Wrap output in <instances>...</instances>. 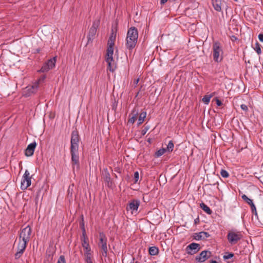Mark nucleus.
<instances>
[{
	"label": "nucleus",
	"mask_w": 263,
	"mask_h": 263,
	"mask_svg": "<svg viewBox=\"0 0 263 263\" xmlns=\"http://www.w3.org/2000/svg\"><path fill=\"white\" fill-rule=\"evenodd\" d=\"M80 138L78 130L76 128L71 133L70 139V153L71 156V164L74 170L75 166L77 170L80 168L79 155V143Z\"/></svg>",
	"instance_id": "nucleus-1"
},
{
	"label": "nucleus",
	"mask_w": 263,
	"mask_h": 263,
	"mask_svg": "<svg viewBox=\"0 0 263 263\" xmlns=\"http://www.w3.org/2000/svg\"><path fill=\"white\" fill-rule=\"evenodd\" d=\"M138 37L137 29L135 27H130L127 31L126 37V48L129 50H133L136 46Z\"/></svg>",
	"instance_id": "nucleus-2"
},
{
	"label": "nucleus",
	"mask_w": 263,
	"mask_h": 263,
	"mask_svg": "<svg viewBox=\"0 0 263 263\" xmlns=\"http://www.w3.org/2000/svg\"><path fill=\"white\" fill-rule=\"evenodd\" d=\"M213 60L215 62H220L222 60L223 50L221 44L218 42H215L213 45Z\"/></svg>",
	"instance_id": "nucleus-3"
},
{
	"label": "nucleus",
	"mask_w": 263,
	"mask_h": 263,
	"mask_svg": "<svg viewBox=\"0 0 263 263\" xmlns=\"http://www.w3.org/2000/svg\"><path fill=\"white\" fill-rule=\"evenodd\" d=\"M107 239L105 234L103 232H100L98 246L101 249L102 255L104 257L107 256Z\"/></svg>",
	"instance_id": "nucleus-4"
},
{
	"label": "nucleus",
	"mask_w": 263,
	"mask_h": 263,
	"mask_svg": "<svg viewBox=\"0 0 263 263\" xmlns=\"http://www.w3.org/2000/svg\"><path fill=\"white\" fill-rule=\"evenodd\" d=\"M100 23V21L99 19L95 20L93 23L92 26L90 27L88 33L87 35V43L88 44L90 43H92L93 40L95 37V35L96 34L97 29L99 27Z\"/></svg>",
	"instance_id": "nucleus-5"
},
{
	"label": "nucleus",
	"mask_w": 263,
	"mask_h": 263,
	"mask_svg": "<svg viewBox=\"0 0 263 263\" xmlns=\"http://www.w3.org/2000/svg\"><path fill=\"white\" fill-rule=\"evenodd\" d=\"M243 236L240 232L230 231L227 235L228 241L231 245H235L237 243Z\"/></svg>",
	"instance_id": "nucleus-6"
},
{
	"label": "nucleus",
	"mask_w": 263,
	"mask_h": 263,
	"mask_svg": "<svg viewBox=\"0 0 263 263\" xmlns=\"http://www.w3.org/2000/svg\"><path fill=\"white\" fill-rule=\"evenodd\" d=\"M31 177L28 170H26L23 176L21 183V189L22 190H26L31 184Z\"/></svg>",
	"instance_id": "nucleus-7"
},
{
	"label": "nucleus",
	"mask_w": 263,
	"mask_h": 263,
	"mask_svg": "<svg viewBox=\"0 0 263 263\" xmlns=\"http://www.w3.org/2000/svg\"><path fill=\"white\" fill-rule=\"evenodd\" d=\"M27 242L19 239V242L17 247V252L15 253V259H19L24 253L27 246Z\"/></svg>",
	"instance_id": "nucleus-8"
},
{
	"label": "nucleus",
	"mask_w": 263,
	"mask_h": 263,
	"mask_svg": "<svg viewBox=\"0 0 263 263\" xmlns=\"http://www.w3.org/2000/svg\"><path fill=\"white\" fill-rule=\"evenodd\" d=\"M31 234V229L29 226H27L22 230L19 239L28 242L30 238Z\"/></svg>",
	"instance_id": "nucleus-9"
},
{
	"label": "nucleus",
	"mask_w": 263,
	"mask_h": 263,
	"mask_svg": "<svg viewBox=\"0 0 263 263\" xmlns=\"http://www.w3.org/2000/svg\"><path fill=\"white\" fill-rule=\"evenodd\" d=\"M200 249V245L197 243L192 242L186 248V251L188 254L193 255L197 253Z\"/></svg>",
	"instance_id": "nucleus-10"
},
{
	"label": "nucleus",
	"mask_w": 263,
	"mask_h": 263,
	"mask_svg": "<svg viewBox=\"0 0 263 263\" xmlns=\"http://www.w3.org/2000/svg\"><path fill=\"white\" fill-rule=\"evenodd\" d=\"M212 255L211 252L208 250H204L202 251L198 256L196 257V260L199 262H203L209 258L211 257Z\"/></svg>",
	"instance_id": "nucleus-11"
},
{
	"label": "nucleus",
	"mask_w": 263,
	"mask_h": 263,
	"mask_svg": "<svg viewBox=\"0 0 263 263\" xmlns=\"http://www.w3.org/2000/svg\"><path fill=\"white\" fill-rule=\"evenodd\" d=\"M140 202L139 200L134 199L131 200L126 207L127 211L130 210L133 213L134 211H137L140 205Z\"/></svg>",
	"instance_id": "nucleus-12"
},
{
	"label": "nucleus",
	"mask_w": 263,
	"mask_h": 263,
	"mask_svg": "<svg viewBox=\"0 0 263 263\" xmlns=\"http://www.w3.org/2000/svg\"><path fill=\"white\" fill-rule=\"evenodd\" d=\"M102 177L106 182V185L108 187H111L112 184V182L110 178V174L107 168L103 169L102 171Z\"/></svg>",
	"instance_id": "nucleus-13"
},
{
	"label": "nucleus",
	"mask_w": 263,
	"mask_h": 263,
	"mask_svg": "<svg viewBox=\"0 0 263 263\" xmlns=\"http://www.w3.org/2000/svg\"><path fill=\"white\" fill-rule=\"evenodd\" d=\"M36 146V143L35 142H32L29 144L26 149H25V154L27 157L32 156L35 150V148Z\"/></svg>",
	"instance_id": "nucleus-14"
},
{
	"label": "nucleus",
	"mask_w": 263,
	"mask_h": 263,
	"mask_svg": "<svg viewBox=\"0 0 263 263\" xmlns=\"http://www.w3.org/2000/svg\"><path fill=\"white\" fill-rule=\"evenodd\" d=\"M210 235L206 232L202 231L193 234V238L196 240H204L209 237Z\"/></svg>",
	"instance_id": "nucleus-15"
},
{
	"label": "nucleus",
	"mask_w": 263,
	"mask_h": 263,
	"mask_svg": "<svg viewBox=\"0 0 263 263\" xmlns=\"http://www.w3.org/2000/svg\"><path fill=\"white\" fill-rule=\"evenodd\" d=\"M38 87L37 84L34 83L31 86V87H27V90L25 92L24 96L25 97H29L35 93L37 90Z\"/></svg>",
	"instance_id": "nucleus-16"
},
{
	"label": "nucleus",
	"mask_w": 263,
	"mask_h": 263,
	"mask_svg": "<svg viewBox=\"0 0 263 263\" xmlns=\"http://www.w3.org/2000/svg\"><path fill=\"white\" fill-rule=\"evenodd\" d=\"M242 199L245 201L249 205H250L251 207V209L252 211V212L255 215H257V211L256 207L254 205V204L253 202V200L250 198H249L246 195H243L242 196Z\"/></svg>",
	"instance_id": "nucleus-17"
},
{
	"label": "nucleus",
	"mask_w": 263,
	"mask_h": 263,
	"mask_svg": "<svg viewBox=\"0 0 263 263\" xmlns=\"http://www.w3.org/2000/svg\"><path fill=\"white\" fill-rule=\"evenodd\" d=\"M88 238L86 235L81 237L82 245L84 249V252L92 251L89 242H88Z\"/></svg>",
	"instance_id": "nucleus-18"
},
{
	"label": "nucleus",
	"mask_w": 263,
	"mask_h": 263,
	"mask_svg": "<svg viewBox=\"0 0 263 263\" xmlns=\"http://www.w3.org/2000/svg\"><path fill=\"white\" fill-rule=\"evenodd\" d=\"M105 61L107 63V69H108L111 72H114L116 68V65L115 63L114 60L110 59V58H105Z\"/></svg>",
	"instance_id": "nucleus-19"
},
{
	"label": "nucleus",
	"mask_w": 263,
	"mask_h": 263,
	"mask_svg": "<svg viewBox=\"0 0 263 263\" xmlns=\"http://www.w3.org/2000/svg\"><path fill=\"white\" fill-rule=\"evenodd\" d=\"M114 45H107V48L106 50L105 58H108V59L110 58V59H112V55L114 53Z\"/></svg>",
	"instance_id": "nucleus-20"
},
{
	"label": "nucleus",
	"mask_w": 263,
	"mask_h": 263,
	"mask_svg": "<svg viewBox=\"0 0 263 263\" xmlns=\"http://www.w3.org/2000/svg\"><path fill=\"white\" fill-rule=\"evenodd\" d=\"M212 5L214 9L218 12L221 11V0H212Z\"/></svg>",
	"instance_id": "nucleus-21"
},
{
	"label": "nucleus",
	"mask_w": 263,
	"mask_h": 263,
	"mask_svg": "<svg viewBox=\"0 0 263 263\" xmlns=\"http://www.w3.org/2000/svg\"><path fill=\"white\" fill-rule=\"evenodd\" d=\"M85 263H93L92 262V251L84 252Z\"/></svg>",
	"instance_id": "nucleus-22"
},
{
	"label": "nucleus",
	"mask_w": 263,
	"mask_h": 263,
	"mask_svg": "<svg viewBox=\"0 0 263 263\" xmlns=\"http://www.w3.org/2000/svg\"><path fill=\"white\" fill-rule=\"evenodd\" d=\"M116 37V33L114 32L113 29L112 30L111 33L109 37L107 45H115V41Z\"/></svg>",
	"instance_id": "nucleus-23"
},
{
	"label": "nucleus",
	"mask_w": 263,
	"mask_h": 263,
	"mask_svg": "<svg viewBox=\"0 0 263 263\" xmlns=\"http://www.w3.org/2000/svg\"><path fill=\"white\" fill-rule=\"evenodd\" d=\"M149 254L152 256L156 255L159 253V249L157 247H151L148 249Z\"/></svg>",
	"instance_id": "nucleus-24"
},
{
	"label": "nucleus",
	"mask_w": 263,
	"mask_h": 263,
	"mask_svg": "<svg viewBox=\"0 0 263 263\" xmlns=\"http://www.w3.org/2000/svg\"><path fill=\"white\" fill-rule=\"evenodd\" d=\"M146 112L144 111L140 113L138 118V125H141L144 121L145 118L146 117Z\"/></svg>",
	"instance_id": "nucleus-25"
},
{
	"label": "nucleus",
	"mask_w": 263,
	"mask_h": 263,
	"mask_svg": "<svg viewBox=\"0 0 263 263\" xmlns=\"http://www.w3.org/2000/svg\"><path fill=\"white\" fill-rule=\"evenodd\" d=\"M200 207L207 214L210 215L212 213V211L210 209V208L207 206L203 202H202L200 204Z\"/></svg>",
	"instance_id": "nucleus-26"
},
{
	"label": "nucleus",
	"mask_w": 263,
	"mask_h": 263,
	"mask_svg": "<svg viewBox=\"0 0 263 263\" xmlns=\"http://www.w3.org/2000/svg\"><path fill=\"white\" fill-rule=\"evenodd\" d=\"M81 220L80 222V226L82 230V236H85L86 235V230L85 228L84 221V217L83 215H81Z\"/></svg>",
	"instance_id": "nucleus-27"
},
{
	"label": "nucleus",
	"mask_w": 263,
	"mask_h": 263,
	"mask_svg": "<svg viewBox=\"0 0 263 263\" xmlns=\"http://www.w3.org/2000/svg\"><path fill=\"white\" fill-rule=\"evenodd\" d=\"M56 57H54L52 58V59H50V60H48L46 63V64L49 65V67L50 68V69H52L55 67V64L56 62Z\"/></svg>",
	"instance_id": "nucleus-28"
},
{
	"label": "nucleus",
	"mask_w": 263,
	"mask_h": 263,
	"mask_svg": "<svg viewBox=\"0 0 263 263\" xmlns=\"http://www.w3.org/2000/svg\"><path fill=\"white\" fill-rule=\"evenodd\" d=\"M50 69L46 63L45 62L42 66L41 68L37 71L39 72H45L48 71Z\"/></svg>",
	"instance_id": "nucleus-29"
},
{
	"label": "nucleus",
	"mask_w": 263,
	"mask_h": 263,
	"mask_svg": "<svg viewBox=\"0 0 263 263\" xmlns=\"http://www.w3.org/2000/svg\"><path fill=\"white\" fill-rule=\"evenodd\" d=\"M261 45L256 42L255 44V46L253 47L254 49L256 51L258 54H260L261 53Z\"/></svg>",
	"instance_id": "nucleus-30"
},
{
	"label": "nucleus",
	"mask_w": 263,
	"mask_h": 263,
	"mask_svg": "<svg viewBox=\"0 0 263 263\" xmlns=\"http://www.w3.org/2000/svg\"><path fill=\"white\" fill-rule=\"evenodd\" d=\"M166 151L165 148H162L157 151L155 153V156L156 157H159L163 155Z\"/></svg>",
	"instance_id": "nucleus-31"
},
{
	"label": "nucleus",
	"mask_w": 263,
	"mask_h": 263,
	"mask_svg": "<svg viewBox=\"0 0 263 263\" xmlns=\"http://www.w3.org/2000/svg\"><path fill=\"white\" fill-rule=\"evenodd\" d=\"M174 146V143H173V141H170L168 144L167 145L166 148H165V149L168 152H171L173 150Z\"/></svg>",
	"instance_id": "nucleus-32"
},
{
	"label": "nucleus",
	"mask_w": 263,
	"mask_h": 263,
	"mask_svg": "<svg viewBox=\"0 0 263 263\" xmlns=\"http://www.w3.org/2000/svg\"><path fill=\"white\" fill-rule=\"evenodd\" d=\"M138 114H139V108H138V106H136L132 110L131 114L129 115V117H130V116H133L137 117Z\"/></svg>",
	"instance_id": "nucleus-33"
},
{
	"label": "nucleus",
	"mask_w": 263,
	"mask_h": 263,
	"mask_svg": "<svg viewBox=\"0 0 263 263\" xmlns=\"http://www.w3.org/2000/svg\"><path fill=\"white\" fill-rule=\"evenodd\" d=\"M212 97V95H205L202 98V100L205 104H208Z\"/></svg>",
	"instance_id": "nucleus-34"
},
{
	"label": "nucleus",
	"mask_w": 263,
	"mask_h": 263,
	"mask_svg": "<svg viewBox=\"0 0 263 263\" xmlns=\"http://www.w3.org/2000/svg\"><path fill=\"white\" fill-rule=\"evenodd\" d=\"M46 78V76L45 74H43L41 76V77L37 80V81L34 83V84H37V86H39V84L41 83H42L44 81Z\"/></svg>",
	"instance_id": "nucleus-35"
},
{
	"label": "nucleus",
	"mask_w": 263,
	"mask_h": 263,
	"mask_svg": "<svg viewBox=\"0 0 263 263\" xmlns=\"http://www.w3.org/2000/svg\"><path fill=\"white\" fill-rule=\"evenodd\" d=\"M220 175L223 178H228L229 176V173L226 170L223 169L220 171Z\"/></svg>",
	"instance_id": "nucleus-36"
},
{
	"label": "nucleus",
	"mask_w": 263,
	"mask_h": 263,
	"mask_svg": "<svg viewBox=\"0 0 263 263\" xmlns=\"http://www.w3.org/2000/svg\"><path fill=\"white\" fill-rule=\"evenodd\" d=\"M233 256H234V253L227 252V253H226V254H225L223 256V258L224 259H228L231 258Z\"/></svg>",
	"instance_id": "nucleus-37"
},
{
	"label": "nucleus",
	"mask_w": 263,
	"mask_h": 263,
	"mask_svg": "<svg viewBox=\"0 0 263 263\" xmlns=\"http://www.w3.org/2000/svg\"><path fill=\"white\" fill-rule=\"evenodd\" d=\"M139 178V174L138 171H136L134 173V183H137Z\"/></svg>",
	"instance_id": "nucleus-38"
},
{
	"label": "nucleus",
	"mask_w": 263,
	"mask_h": 263,
	"mask_svg": "<svg viewBox=\"0 0 263 263\" xmlns=\"http://www.w3.org/2000/svg\"><path fill=\"white\" fill-rule=\"evenodd\" d=\"M57 263H66L65 256L61 255L58 260Z\"/></svg>",
	"instance_id": "nucleus-39"
},
{
	"label": "nucleus",
	"mask_w": 263,
	"mask_h": 263,
	"mask_svg": "<svg viewBox=\"0 0 263 263\" xmlns=\"http://www.w3.org/2000/svg\"><path fill=\"white\" fill-rule=\"evenodd\" d=\"M136 119L137 117L132 116V117L128 119V122L131 124H134L136 120Z\"/></svg>",
	"instance_id": "nucleus-40"
},
{
	"label": "nucleus",
	"mask_w": 263,
	"mask_h": 263,
	"mask_svg": "<svg viewBox=\"0 0 263 263\" xmlns=\"http://www.w3.org/2000/svg\"><path fill=\"white\" fill-rule=\"evenodd\" d=\"M149 127L148 126H146L141 130V135L142 136H144L147 132V131L148 130Z\"/></svg>",
	"instance_id": "nucleus-41"
},
{
	"label": "nucleus",
	"mask_w": 263,
	"mask_h": 263,
	"mask_svg": "<svg viewBox=\"0 0 263 263\" xmlns=\"http://www.w3.org/2000/svg\"><path fill=\"white\" fill-rule=\"evenodd\" d=\"M215 100H216V104L218 106H220L222 105V102L219 99H218L217 98H216Z\"/></svg>",
	"instance_id": "nucleus-42"
},
{
	"label": "nucleus",
	"mask_w": 263,
	"mask_h": 263,
	"mask_svg": "<svg viewBox=\"0 0 263 263\" xmlns=\"http://www.w3.org/2000/svg\"><path fill=\"white\" fill-rule=\"evenodd\" d=\"M230 39H231V41L232 42H235V41H237L238 40L237 37H236L234 35H232L230 36Z\"/></svg>",
	"instance_id": "nucleus-43"
},
{
	"label": "nucleus",
	"mask_w": 263,
	"mask_h": 263,
	"mask_svg": "<svg viewBox=\"0 0 263 263\" xmlns=\"http://www.w3.org/2000/svg\"><path fill=\"white\" fill-rule=\"evenodd\" d=\"M240 107L242 110L245 111H247L248 109V106L245 104H241Z\"/></svg>",
	"instance_id": "nucleus-44"
},
{
	"label": "nucleus",
	"mask_w": 263,
	"mask_h": 263,
	"mask_svg": "<svg viewBox=\"0 0 263 263\" xmlns=\"http://www.w3.org/2000/svg\"><path fill=\"white\" fill-rule=\"evenodd\" d=\"M258 37L259 40L261 42H263V34L262 33H260L258 35Z\"/></svg>",
	"instance_id": "nucleus-45"
},
{
	"label": "nucleus",
	"mask_w": 263,
	"mask_h": 263,
	"mask_svg": "<svg viewBox=\"0 0 263 263\" xmlns=\"http://www.w3.org/2000/svg\"><path fill=\"white\" fill-rule=\"evenodd\" d=\"M199 221H200L199 218L198 217L197 218H196L194 220V224H197L199 223Z\"/></svg>",
	"instance_id": "nucleus-46"
},
{
	"label": "nucleus",
	"mask_w": 263,
	"mask_h": 263,
	"mask_svg": "<svg viewBox=\"0 0 263 263\" xmlns=\"http://www.w3.org/2000/svg\"><path fill=\"white\" fill-rule=\"evenodd\" d=\"M168 0H160V3L161 5L165 4Z\"/></svg>",
	"instance_id": "nucleus-47"
},
{
	"label": "nucleus",
	"mask_w": 263,
	"mask_h": 263,
	"mask_svg": "<svg viewBox=\"0 0 263 263\" xmlns=\"http://www.w3.org/2000/svg\"><path fill=\"white\" fill-rule=\"evenodd\" d=\"M139 81V79H137L135 80L134 81V84L135 85H137Z\"/></svg>",
	"instance_id": "nucleus-48"
},
{
	"label": "nucleus",
	"mask_w": 263,
	"mask_h": 263,
	"mask_svg": "<svg viewBox=\"0 0 263 263\" xmlns=\"http://www.w3.org/2000/svg\"><path fill=\"white\" fill-rule=\"evenodd\" d=\"M210 263H219L216 260H212L210 262Z\"/></svg>",
	"instance_id": "nucleus-49"
},
{
	"label": "nucleus",
	"mask_w": 263,
	"mask_h": 263,
	"mask_svg": "<svg viewBox=\"0 0 263 263\" xmlns=\"http://www.w3.org/2000/svg\"><path fill=\"white\" fill-rule=\"evenodd\" d=\"M40 49H36V52H37V53H39V52H40Z\"/></svg>",
	"instance_id": "nucleus-50"
},
{
	"label": "nucleus",
	"mask_w": 263,
	"mask_h": 263,
	"mask_svg": "<svg viewBox=\"0 0 263 263\" xmlns=\"http://www.w3.org/2000/svg\"><path fill=\"white\" fill-rule=\"evenodd\" d=\"M133 261H132L130 263H134V258H133V259H132Z\"/></svg>",
	"instance_id": "nucleus-51"
},
{
	"label": "nucleus",
	"mask_w": 263,
	"mask_h": 263,
	"mask_svg": "<svg viewBox=\"0 0 263 263\" xmlns=\"http://www.w3.org/2000/svg\"><path fill=\"white\" fill-rule=\"evenodd\" d=\"M115 177L116 178H118L116 174L115 175Z\"/></svg>",
	"instance_id": "nucleus-52"
},
{
	"label": "nucleus",
	"mask_w": 263,
	"mask_h": 263,
	"mask_svg": "<svg viewBox=\"0 0 263 263\" xmlns=\"http://www.w3.org/2000/svg\"><path fill=\"white\" fill-rule=\"evenodd\" d=\"M39 192H38L37 193V196H39Z\"/></svg>",
	"instance_id": "nucleus-53"
},
{
	"label": "nucleus",
	"mask_w": 263,
	"mask_h": 263,
	"mask_svg": "<svg viewBox=\"0 0 263 263\" xmlns=\"http://www.w3.org/2000/svg\"><path fill=\"white\" fill-rule=\"evenodd\" d=\"M176 1V0H170V1H171V2H174V1Z\"/></svg>",
	"instance_id": "nucleus-54"
},
{
	"label": "nucleus",
	"mask_w": 263,
	"mask_h": 263,
	"mask_svg": "<svg viewBox=\"0 0 263 263\" xmlns=\"http://www.w3.org/2000/svg\"><path fill=\"white\" fill-rule=\"evenodd\" d=\"M216 184H218V182H217ZM215 184H216V183H214L213 185H215Z\"/></svg>",
	"instance_id": "nucleus-55"
}]
</instances>
